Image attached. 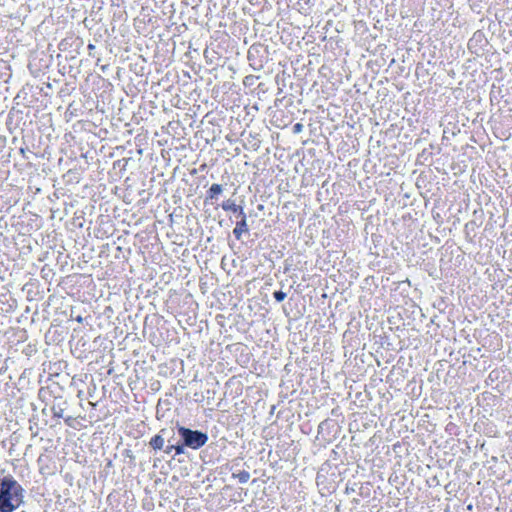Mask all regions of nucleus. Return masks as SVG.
<instances>
[{
  "instance_id": "nucleus-9",
  "label": "nucleus",
  "mask_w": 512,
  "mask_h": 512,
  "mask_svg": "<svg viewBox=\"0 0 512 512\" xmlns=\"http://www.w3.org/2000/svg\"><path fill=\"white\" fill-rule=\"evenodd\" d=\"M186 447V445H184L183 441H181V443H177L174 445V451H175V455H181L185 452L184 448Z\"/></svg>"
},
{
  "instance_id": "nucleus-4",
  "label": "nucleus",
  "mask_w": 512,
  "mask_h": 512,
  "mask_svg": "<svg viewBox=\"0 0 512 512\" xmlns=\"http://www.w3.org/2000/svg\"><path fill=\"white\" fill-rule=\"evenodd\" d=\"M221 206L222 209L225 211H232L234 213L238 212L241 217L243 216V214H245L243 208L239 205H236L235 202L230 199L224 201Z\"/></svg>"
},
{
  "instance_id": "nucleus-3",
  "label": "nucleus",
  "mask_w": 512,
  "mask_h": 512,
  "mask_svg": "<svg viewBox=\"0 0 512 512\" xmlns=\"http://www.w3.org/2000/svg\"><path fill=\"white\" fill-rule=\"evenodd\" d=\"M248 225L246 220V214H243L241 217V220L236 223L235 228L233 229V234L236 237V239H241V236L243 233L248 232Z\"/></svg>"
},
{
  "instance_id": "nucleus-7",
  "label": "nucleus",
  "mask_w": 512,
  "mask_h": 512,
  "mask_svg": "<svg viewBox=\"0 0 512 512\" xmlns=\"http://www.w3.org/2000/svg\"><path fill=\"white\" fill-rule=\"evenodd\" d=\"M65 405H66V402L54 403L52 405V407H51V411L53 413V416L57 417V418H62L63 414H64V411L66 409Z\"/></svg>"
},
{
  "instance_id": "nucleus-10",
  "label": "nucleus",
  "mask_w": 512,
  "mask_h": 512,
  "mask_svg": "<svg viewBox=\"0 0 512 512\" xmlns=\"http://www.w3.org/2000/svg\"><path fill=\"white\" fill-rule=\"evenodd\" d=\"M287 294L283 291H275L273 297L277 302H282L286 298Z\"/></svg>"
},
{
  "instance_id": "nucleus-2",
  "label": "nucleus",
  "mask_w": 512,
  "mask_h": 512,
  "mask_svg": "<svg viewBox=\"0 0 512 512\" xmlns=\"http://www.w3.org/2000/svg\"><path fill=\"white\" fill-rule=\"evenodd\" d=\"M178 434L186 447L193 450L200 449L208 441V435L200 430H192L184 426H178Z\"/></svg>"
},
{
  "instance_id": "nucleus-15",
  "label": "nucleus",
  "mask_w": 512,
  "mask_h": 512,
  "mask_svg": "<svg viewBox=\"0 0 512 512\" xmlns=\"http://www.w3.org/2000/svg\"><path fill=\"white\" fill-rule=\"evenodd\" d=\"M76 320L81 323L83 321V318L81 316H78Z\"/></svg>"
},
{
  "instance_id": "nucleus-5",
  "label": "nucleus",
  "mask_w": 512,
  "mask_h": 512,
  "mask_svg": "<svg viewBox=\"0 0 512 512\" xmlns=\"http://www.w3.org/2000/svg\"><path fill=\"white\" fill-rule=\"evenodd\" d=\"M223 192V186L221 184H212L209 190L207 191L206 200L217 199L218 195Z\"/></svg>"
},
{
  "instance_id": "nucleus-14",
  "label": "nucleus",
  "mask_w": 512,
  "mask_h": 512,
  "mask_svg": "<svg viewBox=\"0 0 512 512\" xmlns=\"http://www.w3.org/2000/svg\"><path fill=\"white\" fill-rule=\"evenodd\" d=\"M100 69H101V71H102V72H104V73H105V72L109 69V65H102V66L100 67Z\"/></svg>"
},
{
  "instance_id": "nucleus-8",
  "label": "nucleus",
  "mask_w": 512,
  "mask_h": 512,
  "mask_svg": "<svg viewBox=\"0 0 512 512\" xmlns=\"http://www.w3.org/2000/svg\"><path fill=\"white\" fill-rule=\"evenodd\" d=\"M233 477L237 478L241 484H245L250 479V473L248 471L243 470L237 474L234 473Z\"/></svg>"
},
{
  "instance_id": "nucleus-1",
  "label": "nucleus",
  "mask_w": 512,
  "mask_h": 512,
  "mask_svg": "<svg viewBox=\"0 0 512 512\" xmlns=\"http://www.w3.org/2000/svg\"><path fill=\"white\" fill-rule=\"evenodd\" d=\"M24 489L11 476H5L0 483V512H13L23 502Z\"/></svg>"
},
{
  "instance_id": "nucleus-11",
  "label": "nucleus",
  "mask_w": 512,
  "mask_h": 512,
  "mask_svg": "<svg viewBox=\"0 0 512 512\" xmlns=\"http://www.w3.org/2000/svg\"><path fill=\"white\" fill-rule=\"evenodd\" d=\"M302 130H303V124H301V123H296L293 126V132L294 133H300Z\"/></svg>"
},
{
  "instance_id": "nucleus-13",
  "label": "nucleus",
  "mask_w": 512,
  "mask_h": 512,
  "mask_svg": "<svg viewBox=\"0 0 512 512\" xmlns=\"http://www.w3.org/2000/svg\"><path fill=\"white\" fill-rule=\"evenodd\" d=\"M88 50H89V55L92 54V51L95 49V45L94 44H91L89 43L88 46H87Z\"/></svg>"
},
{
  "instance_id": "nucleus-6",
  "label": "nucleus",
  "mask_w": 512,
  "mask_h": 512,
  "mask_svg": "<svg viewBox=\"0 0 512 512\" xmlns=\"http://www.w3.org/2000/svg\"><path fill=\"white\" fill-rule=\"evenodd\" d=\"M164 437L162 436V434H157L155 435L154 437L151 438L150 442H149V445L154 449V450H161L163 449L164 447Z\"/></svg>"
},
{
  "instance_id": "nucleus-12",
  "label": "nucleus",
  "mask_w": 512,
  "mask_h": 512,
  "mask_svg": "<svg viewBox=\"0 0 512 512\" xmlns=\"http://www.w3.org/2000/svg\"><path fill=\"white\" fill-rule=\"evenodd\" d=\"M173 450H174V445L172 444V445L166 446V448L164 449V452L166 454H170Z\"/></svg>"
}]
</instances>
